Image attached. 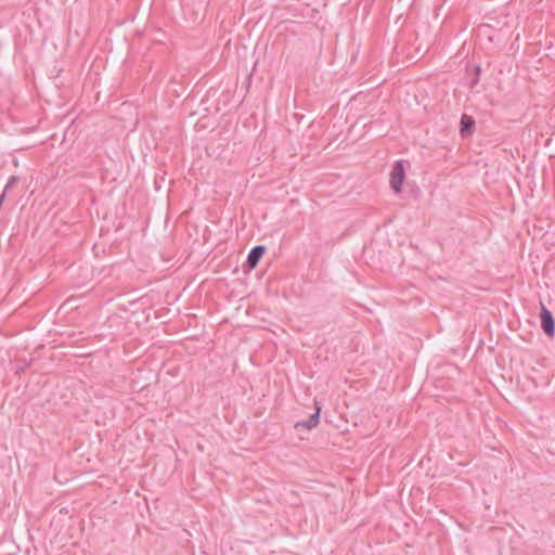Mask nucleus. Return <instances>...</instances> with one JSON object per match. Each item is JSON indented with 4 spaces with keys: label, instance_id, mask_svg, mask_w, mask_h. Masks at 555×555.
Listing matches in <instances>:
<instances>
[{
    "label": "nucleus",
    "instance_id": "obj_4",
    "mask_svg": "<svg viewBox=\"0 0 555 555\" xmlns=\"http://www.w3.org/2000/svg\"><path fill=\"white\" fill-rule=\"evenodd\" d=\"M314 404H315V412L309 417L308 421L297 423L296 427L304 426L308 429H312L318 426V424L320 422L321 405L317 401L314 402Z\"/></svg>",
    "mask_w": 555,
    "mask_h": 555
},
{
    "label": "nucleus",
    "instance_id": "obj_5",
    "mask_svg": "<svg viewBox=\"0 0 555 555\" xmlns=\"http://www.w3.org/2000/svg\"><path fill=\"white\" fill-rule=\"evenodd\" d=\"M475 121L472 117L467 116V115H463L462 118H461V132L464 133V132H467L472 129V127L474 126Z\"/></svg>",
    "mask_w": 555,
    "mask_h": 555
},
{
    "label": "nucleus",
    "instance_id": "obj_2",
    "mask_svg": "<svg viewBox=\"0 0 555 555\" xmlns=\"http://www.w3.org/2000/svg\"><path fill=\"white\" fill-rule=\"evenodd\" d=\"M541 327L548 337L555 334V321L548 309L541 302Z\"/></svg>",
    "mask_w": 555,
    "mask_h": 555
},
{
    "label": "nucleus",
    "instance_id": "obj_6",
    "mask_svg": "<svg viewBox=\"0 0 555 555\" xmlns=\"http://www.w3.org/2000/svg\"><path fill=\"white\" fill-rule=\"evenodd\" d=\"M16 181H17V177H15V176H12V177L9 179V181H8V183L5 184L4 190H3V192H2V194H1V196H0V205L2 204V202H3L4 197H5V194H7L8 190H10V189H11V188L16 183Z\"/></svg>",
    "mask_w": 555,
    "mask_h": 555
},
{
    "label": "nucleus",
    "instance_id": "obj_1",
    "mask_svg": "<svg viewBox=\"0 0 555 555\" xmlns=\"http://www.w3.org/2000/svg\"><path fill=\"white\" fill-rule=\"evenodd\" d=\"M404 177L405 170L403 166V160H398L395 163L390 172V185L395 193L398 194L401 192Z\"/></svg>",
    "mask_w": 555,
    "mask_h": 555
},
{
    "label": "nucleus",
    "instance_id": "obj_3",
    "mask_svg": "<svg viewBox=\"0 0 555 555\" xmlns=\"http://www.w3.org/2000/svg\"><path fill=\"white\" fill-rule=\"evenodd\" d=\"M264 251H266V247L262 245L253 247L247 256L248 266L250 268H255L258 264V262H259L260 258L262 257V255L264 254Z\"/></svg>",
    "mask_w": 555,
    "mask_h": 555
}]
</instances>
